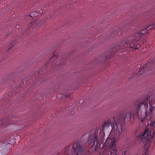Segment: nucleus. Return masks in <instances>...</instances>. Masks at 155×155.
Instances as JSON below:
<instances>
[{
  "mask_svg": "<svg viewBox=\"0 0 155 155\" xmlns=\"http://www.w3.org/2000/svg\"><path fill=\"white\" fill-rule=\"evenodd\" d=\"M154 107H151L150 108L147 109L145 112V117L139 116V118L141 120V122L144 123L146 122L148 119L151 120L153 116L154 112Z\"/></svg>",
  "mask_w": 155,
  "mask_h": 155,
  "instance_id": "f03ea898",
  "label": "nucleus"
},
{
  "mask_svg": "<svg viewBox=\"0 0 155 155\" xmlns=\"http://www.w3.org/2000/svg\"><path fill=\"white\" fill-rule=\"evenodd\" d=\"M56 64L57 65H59V66H62L64 64L63 63L59 62V61H57Z\"/></svg>",
  "mask_w": 155,
  "mask_h": 155,
  "instance_id": "ddd939ff",
  "label": "nucleus"
},
{
  "mask_svg": "<svg viewBox=\"0 0 155 155\" xmlns=\"http://www.w3.org/2000/svg\"><path fill=\"white\" fill-rule=\"evenodd\" d=\"M151 27V26H149L147 27L146 28V29L147 30H148L151 28H152V27Z\"/></svg>",
  "mask_w": 155,
  "mask_h": 155,
  "instance_id": "2eb2a0df",
  "label": "nucleus"
},
{
  "mask_svg": "<svg viewBox=\"0 0 155 155\" xmlns=\"http://www.w3.org/2000/svg\"><path fill=\"white\" fill-rule=\"evenodd\" d=\"M153 65L152 63H147L144 66H143L142 68H140L139 69L138 74L139 75L142 74L144 71L149 70V68H153Z\"/></svg>",
  "mask_w": 155,
  "mask_h": 155,
  "instance_id": "423d86ee",
  "label": "nucleus"
},
{
  "mask_svg": "<svg viewBox=\"0 0 155 155\" xmlns=\"http://www.w3.org/2000/svg\"><path fill=\"white\" fill-rule=\"evenodd\" d=\"M115 143L116 139L115 137L112 139H107L105 143L106 145L108 144L109 146L111 154L115 153L117 151V148L116 147Z\"/></svg>",
  "mask_w": 155,
  "mask_h": 155,
  "instance_id": "7ed1b4c3",
  "label": "nucleus"
},
{
  "mask_svg": "<svg viewBox=\"0 0 155 155\" xmlns=\"http://www.w3.org/2000/svg\"><path fill=\"white\" fill-rule=\"evenodd\" d=\"M122 130L120 125L118 124L115 122L114 124H113V127L111 130L112 132H115L116 134L120 135L121 134Z\"/></svg>",
  "mask_w": 155,
  "mask_h": 155,
  "instance_id": "39448f33",
  "label": "nucleus"
},
{
  "mask_svg": "<svg viewBox=\"0 0 155 155\" xmlns=\"http://www.w3.org/2000/svg\"><path fill=\"white\" fill-rule=\"evenodd\" d=\"M0 124H1L2 125H4L6 124H5L4 123L1 122L0 121Z\"/></svg>",
  "mask_w": 155,
  "mask_h": 155,
  "instance_id": "dca6fc26",
  "label": "nucleus"
},
{
  "mask_svg": "<svg viewBox=\"0 0 155 155\" xmlns=\"http://www.w3.org/2000/svg\"><path fill=\"white\" fill-rule=\"evenodd\" d=\"M147 100L144 101L143 103L140 104L138 106V110H139L140 109V108L141 107V106H142L143 105H144V106H145L146 105H147Z\"/></svg>",
  "mask_w": 155,
  "mask_h": 155,
  "instance_id": "1a4fd4ad",
  "label": "nucleus"
},
{
  "mask_svg": "<svg viewBox=\"0 0 155 155\" xmlns=\"http://www.w3.org/2000/svg\"><path fill=\"white\" fill-rule=\"evenodd\" d=\"M94 137L95 138V140L94 141V145L95 144H96V145L95 146V147L96 148L97 147H98V144H97V136H94Z\"/></svg>",
  "mask_w": 155,
  "mask_h": 155,
  "instance_id": "9b49d317",
  "label": "nucleus"
},
{
  "mask_svg": "<svg viewBox=\"0 0 155 155\" xmlns=\"http://www.w3.org/2000/svg\"><path fill=\"white\" fill-rule=\"evenodd\" d=\"M126 153V151H125L124 154H125Z\"/></svg>",
  "mask_w": 155,
  "mask_h": 155,
  "instance_id": "6ab92c4d",
  "label": "nucleus"
},
{
  "mask_svg": "<svg viewBox=\"0 0 155 155\" xmlns=\"http://www.w3.org/2000/svg\"><path fill=\"white\" fill-rule=\"evenodd\" d=\"M58 56V54L55 53H53V55L52 58H51L49 60V61L47 62L45 64V66H47L49 63L51 61H53V60L54 59H55L57 58V57Z\"/></svg>",
  "mask_w": 155,
  "mask_h": 155,
  "instance_id": "6e6552de",
  "label": "nucleus"
},
{
  "mask_svg": "<svg viewBox=\"0 0 155 155\" xmlns=\"http://www.w3.org/2000/svg\"><path fill=\"white\" fill-rule=\"evenodd\" d=\"M67 150V147H66L64 149V150L65 151H66Z\"/></svg>",
  "mask_w": 155,
  "mask_h": 155,
  "instance_id": "f3484780",
  "label": "nucleus"
},
{
  "mask_svg": "<svg viewBox=\"0 0 155 155\" xmlns=\"http://www.w3.org/2000/svg\"><path fill=\"white\" fill-rule=\"evenodd\" d=\"M28 28H29L31 30L32 29H33L32 22H31V23L28 25Z\"/></svg>",
  "mask_w": 155,
  "mask_h": 155,
  "instance_id": "4468645a",
  "label": "nucleus"
},
{
  "mask_svg": "<svg viewBox=\"0 0 155 155\" xmlns=\"http://www.w3.org/2000/svg\"><path fill=\"white\" fill-rule=\"evenodd\" d=\"M150 134L151 133L148 131V129L146 130L140 136L141 141L146 142V144L148 143H149V137Z\"/></svg>",
  "mask_w": 155,
  "mask_h": 155,
  "instance_id": "20e7f679",
  "label": "nucleus"
},
{
  "mask_svg": "<svg viewBox=\"0 0 155 155\" xmlns=\"http://www.w3.org/2000/svg\"><path fill=\"white\" fill-rule=\"evenodd\" d=\"M75 150L77 152L78 151L81 152L82 151V148L81 146L80 145L79 142H77L75 143L73 146Z\"/></svg>",
  "mask_w": 155,
  "mask_h": 155,
  "instance_id": "0eeeda50",
  "label": "nucleus"
},
{
  "mask_svg": "<svg viewBox=\"0 0 155 155\" xmlns=\"http://www.w3.org/2000/svg\"><path fill=\"white\" fill-rule=\"evenodd\" d=\"M40 72H41V71H39V72H38V73H39V74H40Z\"/></svg>",
  "mask_w": 155,
  "mask_h": 155,
  "instance_id": "a211bd4d",
  "label": "nucleus"
},
{
  "mask_svg": "<svg viewBox=\"0 0 155 155\" xmlns=\"http://www.w3.org/2000/svg\"><path fill=\"white\" fill-rule=\"evenodd\" d=\"M38 14L37 13V12H34L33 13H31L29 15L30 17H31L33 16H36L38 15Z\"/></svg>",
  "mask_w": 155,
  "mask_h": 155,
  "instance_id": "f8f14e48",
  "label": "nucleus"
},
{
  "mask_svg": "<svg viewBox=\"0 0 155 155\" xmlns=\"http://www.w3.org/2000/svg\"><path fill=\"white\" fill-rule=\"evenodd\" d=\"M140 35L139 33L136 34L134 36L130 38V41H126L125 44L127 45L128 47H130V48L133 50L138 48L140 47V45L138 44V40L136 39L135 37L137 36L138 38Z\"/></svg>",
  "mask_w": 155,
  "mask_h": 155,
  "instance_id": "f257e3e1",
  "label": "nucleus"
},
{
  "mask_svg": "<svg viewBox=\"0 0 155 155\" xmlns=\"http://www.w3.org/2000/svg\"><path fill=\"white\" fill-rule=\"evenodd\" d=\"M15 41H12L11 42L9 45V48L7 50V51H10V49L11 48V47H12L14 45V44L15 43Z\"/></svg>",
  "mask_w": 155,
  "mask_h": 155,
  "instance_id": "9d476101",
  "label": "nucleus"
}]
</instances>
